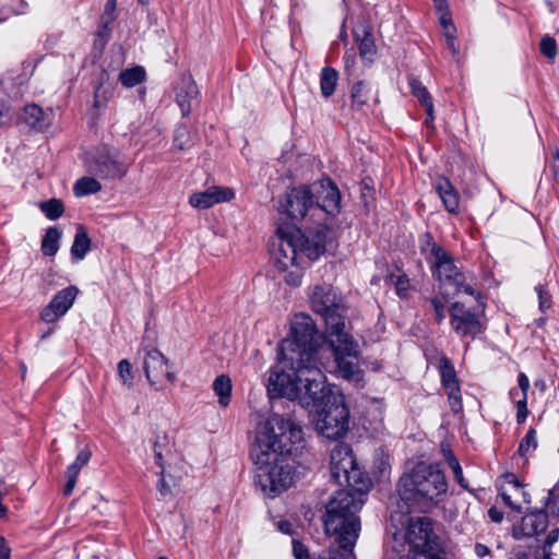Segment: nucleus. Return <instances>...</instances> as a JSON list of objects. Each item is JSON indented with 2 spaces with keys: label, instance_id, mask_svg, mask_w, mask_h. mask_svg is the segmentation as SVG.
<instances>
[{
  "label": "nucleus",
  "instance_id": "obj_1",
  "mask_svg": "<svg viewBox=\"0 0 559 559\" xmlns=\"http://www.w3.org/2000/svg\"><path fill=\"white\" fill-rule=\"evenodd\" d=\"M302 441L299 425L278 414H272L258 425L250 454L257 465V484L273 498L294 483L290 464L293 445Z\"/></svg>",
  "mask_w": 559,
  "mask_h": 559
},
{
  "label": "nucleus",
  "instance_id": "obj_2",
  "mask_svg": "<svg viewBox=\"0 0 559 559\" xmlns=\"http://www.w3.org/2000/svg\"><path fill=\"white\" fill-rule=\"evenodd\" d=\"M311 309L322 317L329 347L333 354L337 373L348 380H359L358 343L346 331V307L343 296L328 283L313 285L309 290Z\"/></svg>",
  "mask_w": 559,
  "mask_h": 559
},
{
  "label": "nucleus",
  "instance_id": "obj_3",
  "mask_svg": "<svg viewBox=\"0 0 559 559\" xmlns=\"http://www.w3.org/2000/svg\"><path fill=\"white\" fill-rule=\"evenodd\" d=\"M323 366L322 358L275 366L269 376L267 392L271 396H284L298 401L304 407L319 409L332 396L341 394L326 384Z\"/></svg>",
  "mask_w": 559,
  "mask_h": 559
},
{
  "label": "nucleus",
  "instance_id": "obj_4",
  "mask_svg": "<svg viewBox=\"0 0 559 559\" xmlns=\"http://www.w3.org/2000/svg\"><path fill=\"white\" fill-rule=\"evenodd\" d=\"M367 490V487L342 489L330 499L323 518L324 531L326 535L335 537L338 547H330L326 556L320 559H356L354 547L360 532L357 513L365 503Z\"/></svg>",
  "mask_w": 559,
  "mask_h": 559
},
{
  "label": "nucleus",
  "instance_id": "obj_5",
  "mask_svg": "<svg viewBox=\"0 0 559 559\" xmlns=\"http://www.w3.org/2000/svg\"><path fill=\"white\" fill-rule=\"evenodd\" d=\"M337 247L334 231L325 224H319L302 233L299 228H280L272 243V259L280 271L302 263V259L318 260L322 254Z\"/></svg>",
  "mask_w": 559,
  "mask_h": 559
},
{
  "label": "nucleus",
  "instance_id": "obj_6",
  "mask_svg": "<svg viewBox=\"0 0 559 559\" xmlns=\"http://www.w3.org/2000/svg\"><path fill=\"white\" fill-rule=\"evenodd\" d=\"M448 484L440 469L420 462L401 477L399 493L411 511L429 512L447 492Z\"/></svg>",
  "mask_w": 559,
  "mask_h": 559
},
{
  "label": "nucleus",
  "instance_id": "obj_7",
  "mask_svg": "<svg viewBox=\"0 0 559 559\" xmlns=\"http://www.w3.org/2000/svg\"><path fill=\"white\" fill-rule=\"evenodd\" d=\"M324 343L325 338L317 330L312 318L304 312L297 313L290 324V337L281 343V361L277 366L322 358Z\"/></svg>",
  "mask_w": 559,
  "mask_h": 559
},
{
  "label": "nucleus",
  "instance_id": "obj_8",
  "mask_svg": "<svg viewBox=\"0 0 559 559\" xmlns=\"http://www.w3.org/2000/svg\"><path fill=\"white\" fill-rule=\"evenodd\" d=\"M420 250L430 263L433 276L444 288L452 287V294L464 293L475 295V289L466 283V277L455 265L451 254L439 246L430 234H425L420 240Z\"/></svg>",
  "mask_w": 559,
  "mask_h": 559
},
{
  "label": "nucleus",
  "instance_id": "obj_9",
  "mask_svg": "<svg viewBox=\"0 0 559 559\" xmlns=\"http://www.w3.org/2000/svg\"><path fill=\"white\" fill-rule=\"evenodd\" d=\"M349 411L343 394L332 396V400L317 409L316 428L328 439L342 438L348 430Z\"/></svg>",
  "mask_w": 559,
  "mask_h": 559
},
{
  "label": "nucleus",
  "instance_id": "obj_10",
  "mask_svg": "<svg viewBox=\"0 0 559 559\" xmlns=\"http://www.w3.org/2000/svg\"><path fill=\"white\" fill-rule=\"evenodd\" d=\"M87 170L103 179H116L127 174L128 164L120 159L116 150L103 145L91 154Z\"/></svg>",
  "mask_w": 559,
  "mask_h": 559
},
{
  "label": "nucleus",
  "instance_id": "obj_11",
  "mask_svg": "<svg viewBox=\"0 0 559 559\" xmlns=\"http://www.w3.org/2000/svg\"><path fill=\"white\" fill-rule=\"evenodd\" d=\"M451 329L461 338L475 340L486 329V321L479 313L473 312L464 304L453 302L449 308Z\"/></svg>",
  "mask_w": 559,
  "mask_h": 559
},
{
  "label": "nucleus",
  "instance_id": "obj_12",
  "mask_svg": "<svg viewBox=\"0 0 559 559\" xmlns=\"http://www.w3.org/2000/svg\"><path fill=\"white\" fill-rule=\"evenodd\" d=\"M281 211L293 223L305 219L308 215L317 217L314 212L313 190L309 186H300L286 192L281 201Z\"/></svg>",
  "mask_w": 559,
  "mask_h": 559
},
{
  "label": "nucleus",
  "instance_id": "obj_13",
  "mask_svg": "<svg viewBox=\"0 0 559 559\" xmlns=\"http://www.w3.org/2000/svg\"><path fill=\"white\" fill-rule=\"evenodd\" d=\"M331 476L341 486L355 487L359 471L356 467V462L352 449L346 443L336 444L330 455Z\"/></svg>",
  "mask_w": 559,
  "mask_h": 559
},
{
  "label": "nucleus",
  "instance_id": "obj_14",
  "mask_svg": "<svg viewBox=\"0 0 559 559\" xmlns=\"http://www.w3.org/2000/svg\"><path fill=\"white\" fill-rule=\"evenodd\" d=\"M313 190L314 212L317 217L323 214L336 215L341 211V193L337 186L330 179H322L319 183L311 186Z\"/></svg>",
  "mask_w": 559,
  "mask_h": 559
},
{
  "label": "nucleus",
  "instance_id": "obj_15",
  "mask_svg": "<svg viewBox=\"0 0 559 559\" xmlns=\"http://www.w3.org/2000/svg\"><path fill=\"white\" fill-rule=\"evenodd\" d=\"M79 295L76 286L66 287L51 298V300L41 309L40 320L46 323H55L62 318L73 306Z\"/></svg>",
  "mask_w": 559,
  "mask_h": 559
},
{
  "label": "nucleus",
  "instance_id": "obj_16",
  "mask_svg": "<svg viewBox=\"0 0 559 559\" xmlns=\"http://www.w3.org/2000/svg\"><path fill=\"white\" fill-rule=\"evenodd\" d=\"M143 365L145 376L152 385L162 384L164 380L171 384L176 381V374L168 359L159 350H147Z\"/></svg>",
  "mask_w": 559,
  "mask_h": 559
},
{
  "label": "nucleus",
  "instance_id": "obj_17",
  "mask_svg": "<svg viewBox=\"0 0 559 559\" xmlns=\"http://www.w3.org/2000/svg\"><path fill=\"white\" fill-rule=\"evenodd\" d=\"M441 384L448 395V401L453 413L460 414L463 411L460 382L453 364L447 357H441L438 366Z\"/></svg>",
  "mask_w": 559,
  "mask_h": 559
},
{
  "label": "nucleus",
  "instance_id": "obj_18",
  "mask_svg": "<svg viewBox=\"0 0 559 559\" xmlns=\"http://www.w3.org/2000/svg\"><path fill=\"white\" fill-rule=\"evenodd\" d=\"M498 490L503 503L511 510L521 511L523 506L531 502L530 495L525 491L524 486L512 473L501 477Z\"/></svg>",
  "mask_w": 559,
  "mask_h": 559
},
{
  "label": "nucleus",
  "instance_id": "obj_19",
  "mask_svg": "<svg viewBox=\"0 0 559 559\" xmlns=\"http://www.w3.org/2000/svg\"><path fill=\"white\" fill-rule=\"evenodd\" d=\"M176 102L182 116H189L198 100L199 90L190 74H183L175 87Z\"/></svg>",
  "mask_w": 559,
  "mask_h": 559
},
{
  "label": "nucleus",
  "instance_id": "obj_20",
  "mask_svg": "<svg viewBox=\"0 0 559 559\" xmlns=\"http://www.w3.org/2000/svg\"><path fill=\"white\" fill-rule=\"evenodd\" d=\"M548 526V516L544 511H535L524 515L521 522L513 527L515 538L533 537L545 532Z\"/></svg>",
  "mask_w": 559,
  "mask_h": 559
},
{
  "label": "nucleus",
  "instance_id": "obj_21",
  "mask_svg": "<svg viewBox=\"0 0 559 559\" xmlns=\"http://www.w3.org/2000/svg\"><path fill=\"white\" fill-rule=\"evenodd\" d=\"M234 193L228 188L211 187L202 192L192 193L189 203L195 209H209L217 203L229 201Z\"/></svg>",
  "mask_w": 559,
  "mask_h": 559
},
{
  "label": "nucleus",
  "instance_id": "obj_22",
  "mask_svg": "<svg viewBox=\"0 0 559 559\" xmlns=\"http://www.w3.org/2000/svg\"><path fill=\"white\" fill-rule=\"evenodd\" d=\"M50 115L44 112L39 106L31 104L23 108L19 115V120L33 129L44 132L50 127Z\"/></svg>",
  "mask_w": 559,
  "mask_h": 559
},
{
  "label": "nucleus",
  "instance_id": "obj_23",
  "mask_svg": "<svg viewBox=\"0 0 559 559\" xmlns=\"http://www.w3.org/2000/svg\"><path fill=\"white\" fill-rule=\"evenodd\" d=\"M370 84L365 81L356 82L350 90L352 109L360 112H367L370 109L372 99Z\"/></svg>",
  "mask_w": 559,
  "mask_h": 559
},
{
  "label": "nucleus",
  "instance_id": "obj_24",
  "mask_svg": "<svg viewBox=\"0 0 559 559\" xmlns=\"http://www.w3.org/2000/svg\"><path fill=\"white\" fill-rule=\"evenodd\" d=\"M91 460V452L86 449L81 450L75 461L68 466L66 472L67 483L64 486V495L70 496L76 485L78 475L83 466H85Z\"/></svg>",
  "mask_w": 559,
  "mask_h": 559
},
{
  "label": "nucleus",
  "instance_id": "obj_25",
  "mask_svg": "<svg viewBox=\"0 0 559 559\" xmlns=\"http://www.w3.org/2000/svg\"><path fill=\"white\" fill-rule=\"evenodd\" d=\"M436 191L450 213L459 212V195L452 183L447 178H439L436 182Z\"/></svg>",
  "mask_w": 559,
  "mask_h": 559
},
{
  "label": "nucleus",
  "instance_id": "obj_26",
  "mask_svg": "<svg viewBox=\"0 0 559 559\" xmlns=\"http://www.w3.org/2000/svg\"><path fill=\"white\" fill-rule=\"evenodd\" d=\"M114 96V85L109 82V73L102 70L98 76V83L94 90V107L102 108L106 106Z\"/></svg>",
  "mask_w": 559,
  "mask_h": 559
},
{
  "label": "nucleus",
  "instance_id": "obj_27",
  "mask_svg": "<svg viewBox=\"0 0 559 559\" xmlns=\"http://www.w3.org/2000/svg\"><path fill=\"white\" fill-rule=\"evenodd\" d=\"M231 380L226 374H221L215 378L213 382V391L218 396V404L222 407H227L230 403L231 395Z\"/></svg>",
  "mask_w": 559,
  "mask_h": 559
},
{
  "label": "nucleus",
  "instance_id": "obj_28",
  "mask_svg": "<svg viewBox=\"0 0 559 559\" xmlns=\"http://www.w3.org/2000/svg\"><path fill=\"white\" fill-rule=\"evenodd\" d=\"M91 249V239L83 226H79L74 241L71 247V254L75 260H82Z\"/></svg>",
  "mask_w": 559,
  "mask_h": 559
},
{
  "label": "nucleus",
  "instance_id": "obj_29",
  "mask_svg": "<svg viewBox=\"0 0 559 559\" xmlns=\"http://www.w3.org/2000/svg\"><path fill=\"white\" fill-rule=\"evenodd\" d=\"M338 73L334 68L324 67L320 74V91L322 96L330 97L336 87Z\"/></svg>",
  "mask_w": 559,
  "mask_h": 559
},
{
  "label": "nucleus",
  "instance_id": "obj_30",
  "mask_svg": "<svg viewBox=\"0 0 559 559\" xmlns=\"http://www.w3.org/2000/svg\"><path fill=\"white\" fill-rule=\"evenodd\" d=\"M146 72L143 67L136 66L133 68L126 69L119 74V81L121 84L131 88L145 81Z\"/></svg>",
  "mask_w": 559,
  "mask_h": 559
},
{
  "label": "nucleus",
  "instance_id": "obj_31",
  "mask_svg": "<svg viewBox=\"0 0 559 559\" xmlns=\"http://www.w3.org/2000/svg\"><path fill=\"white\" fill-rule=\"evenodd\" d=\"M61 233L57 227H49L41 240V251L45 255L52 257L59 250Z\"/></svg>",
  "mask_w": 559,
  "mask_h": 559
},
{
  "label": "nucleus",
  "instance_id": "obj_32",
  "mask_svg": "<svg viewBox=\"0 0 559 559\" xmlns=\"http://www.w3.org/2000/svg\"><path fill=\"white\" fill-rule=\"evenodd\" d=\"M356 40L358 41V48L361 58L371 60L376 55V46L371 32L367 28H364L361 37L356 34Z\"/></svg>",
  "mask_w": 559,
  "mask_h": 559
},
{
  "label": "nucleus",
  "instance_id": "obj_33",
  "mask_svg": "<svg viewBox=\"0 0 559 559\" xmlns=\"http://www.w3.org/2000/svg\"><path fill=\"white\" fill-rule=\"evenodd\" d=\"M73 190L76 197H83L100 191L102 185L93 177H82L75 182Z\"/></svg>",
  "mask_w": 559,
  "mask_h": 559
},
{
  "label": "nucleus",
  "instance_id": "obj_34",
  "mask_svg": "<svg viewBox=\"0 0 559 559\" xmlns=\"http://www.w3.org/2000/svg\"><path fill=\"white\" fill-rule=\"evenodd\" d=\"M537 449V436L534 428H530L525 437L520 442L518 452L523 459H527L528 455Z\"/></svg>",
  "mask_w": 559,
  "mask_h": 559
},
{
  "label": "nucleus",
  "instance_id": "obj_35",
  "mask_svg": "<svg viewBox=\"0 0 559 559\" xmlns=\"http://www.w3.org/2000/svg\"><path fill=\"white\" fill-rule=\"evenodd\" d=\"M411 90L414 96L420 102L424 108H428L431 111V105H433L430 94L427 88L421 84L420 81L413 79L411 81Z\"/></svg>",
  "mask_w": 559,
  "mask_h": 559
},
{
  "label": "nucleus",
  "instance_id": "obj_36",
  "mask_svg": "<svg viewBox=\"0 0 559 559\" xmlns=\"http://www.w3.org/2000/svg\"><path fill=\"white\" fill-rule=\"evenodd\" d=\"M39 207L46 217L51 221L59 218L64 212L63 204L58 199L41 202Z\"/></svg>",
  "mask_w": 559,
  "mask_h": 559
},
{
  "label": "nucleus",
  "instance_id": "obj_37",
  "mask_svg": "<svg viewBox=\"0 0 559 559\" xmlns=\"http://www.w3.org/2000/svg\"><path fill=\"white\" fill-rule=\"evenodd\" d=\"M430 310L433 312L435 320L441 323L445 318V300L440 297H431L427 300Z\"/></svg>",
  "mask_w": 559,
  "mask_h": 559
},
{
  "label": "nucleus",
  "instance_id": "obj_38",
  "mask_svg": "<svg viewBox=\"0 0 559 559\" xmlns=\"http://www.w3.org/2000/svg\"><path fill=\"white\" fill-rule=\"evenodd\" d=\"M190 132L186 127H179L174 136V145L182 151L191 146Z\"/></svg>",
  "mask_w": 559,
  "mask_h": 559
},
{
  "label": "nucleus",
  "instance_id": "obj_39",
  "mask_svg": "<svg viewBox=\"0 0 559 559\" xmlns=\"http://www.w3.org/2000/svg\"><path fill=\"white\" fill-rule=\"evenodd\" d=\"M540 51L542 53L549 58V59H555V57L557 56V44H556V40L546 35L542 38L540 40Z\"/></svg>",
  "mask_w": 559,
  "mask_h": 559
},
{
  "label": "nucleus",
  "instance_id": "obj_40",
  "mask_svg": "<svg viewBox=\"0 0 559 559\" xmlns=\"http://www.w3.org/2000/svg\"><path fill=\"white\" fill-rule=\"evenodd\" d=\"M535 290L538 296L539 309H540V311L545 312L546 310H548L551 307V295L548 292V289H546V287L542 284L537 285L535 287Z\"/></svg>",
  "mask_w": 559,
  "mask_h": 559
},
{
  "label": "nucleus",
  "instance_id": "obj_41",
  "mask_svg": "<svg viewBox=\"0 0 559 559\" xmlns=\"http://www.w3.org/2000/svg\"><path fill=\"white\" fill-rule=\"evenodd\" d=\"M118 373L123 384L131 385L132 384V372H131V364L127 359H122L118 364Z\"/></svg>",
  "mask_w": 559,
  "mask_h": 559
},
{
  "label": "nucleus",
  "instance_id": "obj_42",
  "mask_svg": "<svg viewBox=\"0 0 559 559\" xmlns=\"http://www.w3.org/2000/svg\"><path fill=\"white\" fill-rule=\"evenodd\" d=\"M293 551H294V556L296 559H311L307 547L304 544H301L300 542H297V540L293 542ZM326 552H328V550L322 552L319 557L326 556ZM318 559H320V558H318Z\"/></svg>",
  "mask_w": 559,
  "mask_h": 559
},
{
  "label": "nucleus",
  "instance_id": "obj_43",
  "mask_svg": "<svg viewBox=\"0 0 559 559\" xmlns=\"http://www.w3.org/2000/svg\"><path fill=\"white\" fill-rule=\"evenodd\" d=\"M516 420L519 424H522L525 421L527 415H528V409H527V399L525 396H522L521 399H519L516 402Z\"/></svg>",
  "mask_w": 559,
  "mask_h": 559
},
{
  "label": "nucleus",
  "instance_id": "obj_44",
  "mask_svg": "<svg viewBox=\"0 0 559 559\" xmlns=\"http://www.w3.org/2000/svg\"><path fill=\"white\" fill-rule=\"evenodd\" d=\"M301 280H302V271L299 267L288 271L287 274L285 275V282L293 287L300 286Z\"/></svg>",
  "mask_w": 559,
  "mask_h": 559
},
{
  "label": "nucleus",
  "instance_id": "obj_45",
  "mask_svg": "<svg viewBox=\"0 0 559 559\" xmlns=\"http://www.w3.org/2000/svg\"><path fill=\"white\" fill-rule=\"evenodd\" d=\"M116 7H117V0H107L105 10H104V14L102 15L103 20H105L107 17V21L105 23L106 27H107V25H110L115 20L114 11L116 10Z\"/></svg>",
  "mask_w": 559,
  "mask_h": 559
},
{
  "label": "nucleus",
  "instance_id": "obj_46",
  "mask_svg": "<svg viewBox=\"0 0 559 559\" xmlns=\"http://www.w3.org/2000/svg\"><path fill=\"white\" fill-rule=\"evenodd\" d=\"M395 288L400 296H404L409 288V280L405 275L397 276L395 281Z\"/></svg>",
  "mask_w": 559,
  "mask_h": 559
},
{
  "label": "nucleus",
  "instance_id": "obj_47",
  "mask_svg": "<svg viewBox=\"0 0 559 559\" xmlns=\"http://www.w3.org/2000/svg\"><path fill=\"white\" fill-rule=\"evenodd\" d=\"M11 109L5 102H0V127L11 121Z\"/></svg>",
  "mask_w": 559,
  "mask_h": 559
},
{
  "label": "nucleus",
  "instance_id": "obj_48",
  "mask_svg": "<svg viewBox=\"0 0 559 559\" xmlns=\"http://www.w3.org/2000/svg\"><path fill=\"white\" fill-rule=\"evenodd\" d=\"M518 383L519 388L521 389L522 396H525L527 399V391L530 389V380L527 376L521 372L518 377Z\"/></svg>",
  "mask_w": 559,
  "mask_h": 559
},
{
  "label": "nucleus",
  "instance_id": "obj_49",
  "mask_svg": "<svg viewBox=\"0 0 559 559\" xmlns=\"http://www.w3.org/2000/svg\"><path fill=\"white\" fill-rule=\"evenodd\" d=\"M552 164H551V170L554 179L557 183H559V148H555L554 155H552Z\"/></svg>",
  "mask_w": 559,
  "mask_h": 559
},
{
  "label": "nucleus",
  "instance_id": "obj_50",
  "mask_svg": "<svg viewBox=\"0 0 559 559\" xmlns=\"http://www.w3.org/2000/svg\"><path fill=\"white\" fill-rule=\"evenodd\" d=\"M11 548L4 537L0 536V559H10Z\"/></svg>",
  "mask_w": 559,
  "mask_h": 559
},
{
  "label": "nucleus",
  "instance_id": "obj_51",
  "mask_svg": "<svg viewBox=\"0 0 559 559\" xmlns=\"http://www.w3.org/2000/svg\"><path fill=\"white\" fill-rule=\"evenodd\" d=\"M433 4H435L437 14L450 12L447 0H433Z\"/></svg>",
  "mask_w": 559,
  "mask_h": 559
},
{
  "label": "nucleus",
  "instance_id": "obj_52",
  "mask_svg": "<svg viewBox=\"0 0 559 559\" xmlns=\"http://www.w3.org/2000/svg\"><path fill=\"white\" fill-rule=\"evenodd\" d=\"M488 515L492 522L499 523L503 519V514L497 508L492 507L488 510Z\"/></svg>",
  "mask_w": 559,
  "mask_h": 559
},
{
  "label": "nucleus",
  "instance_id": "obj_53",
  "mask_svg": "<svg viewBox=\"0 0 559 559\" xmlns=\"http://www.w3.org/2000/svg\"><path fill=\"white\" fill-rule=\"evenodd\" d=\"M474 550H475V554L479 558H483V557H486V556L490 555V549L486 545H483V544H479V543H477L475 545Z\"/></svg>",
  "mask_w": 559,
  "mask_h": 559
},
{
  "label": "nucleus",
  "instance_id": "obj_54",
  "mask_svg": "<svg viewBox=\"0 0 559 559\" xmlns=\"http://www.w3.org/2000/svg\"><path fill=\"white\" fill-rule=\"evenodd\" d=\"M425 112H426L425 124L427 126V128L433 129V119H435L433 105H431V111H429L428 108H425Z\"/></svg>",
  "mask_w": 559,
  "mask_h": 559
},
{
  "label": "nucleus",
  "instance_id": "obj_55",
  "mask_svg": "<svg viewBox=\"0 0 559 559\" xmlns=\"http://www.w3.org/2000/svg\"><path fill=\"white\" fill-rule=\"evenodd\" d=\"M107 21V17L105 20L102 19V26H100V29L98 31V36L104 38L105 41H107L108 37H109V33H110V25H107V27L105 26V23Z\"/></svg>",
  "mask_w": 559,
  "mask_h": 559
},
{
  "label": "nucleus",
  "instance_id": "obj_56",
  "mask_svg": "<svg viewBox=\"0 0 559 559\" xmlns=\"http://www.w3.org/2000/svg\"><path fill=\"white\" fill-rule=\"evenodd\" d=\"M438 16L442 28H445L448 25L453 24L450 12L438 14Z\"/></svg>",
  "mask_w": 559,
  "mask_h": 559
},
{
  "label": "nucleus",
  "instance_id": "obj_57",
  "mask_svg": "<svg viewBox=\"0 0 559 559\" xmlns=\"http://www.w3.org/2000/svg\"><path fill=\"white\" fill-rule=\"evenodd\" d=\"M154 453H155V461H156V464L163 468V467H164V463H163V452H162V450L159 449V444H158L157 442H156V443H155V445H154Z\"/></svg>",
  "mask_w": 559,
  "mask_h": 559
},
{
  "label": "nucleus",
  "instance_id": "obj_58",
  "mask_svg": "<svg viewBox=\"0 0 559 559\" xmlns=\"http://www.w3.org/2000/svg\"><path fill=\"white\" fill-rule=\"evenodd\" d=\"M559 530H552L546 537L545 544L546 546H551L558 539Z\"/></svg>",
  "mask_w": 559,
  "mask_h": 559
},
{
  "label": "nucleus",
  "instance_id": "obj_59",
  "mask_svg": "<svg viewBox=\"0 0 559 559\" xmlns=\"http://www.w3.org/2000/svg\"><path fill=\"white\" fill-rule=\"evenodd\" d=\"M447 47L453 55V57H456L459 55V46L455 43V38L447 39Z\"/></svg>",
  "mask_w": 559,
  "mask_h": 559
},
{
  "label": "nucleus",
  "instance_id": "obj_60",
  "mask_svg": "<svg viewBox=\"0 0 559 559\" xmlns=\"http://www.w3.org/2000/svg\"><path fill=\"white\" fill-rule=\"evenodd\" d=\"M163 475V472L160 473ZM158 489L162 496H166L170 492L169 486L165 483L164 477L162 476L159 479Z\"/></svg>",
  "mask_w": 559,
  "mask_h": 559
},
{
  "label": "nucleus",
  "instance_id": "obj_61",
  "mask_svg": "<svg viewBox=\"0 0 559 559\" xmlns=\"http://www.w3.org/2000/svg\"><path fill=\"white\" fill-rule=\"evenodd\" d=\"M443 33L445 39L455 38L456 28L454 24L448 25L445 28H443Z\"/></svg>",
  "mask_w": 559,
  "mask_h": 559
},
{
  "label": "nucleus",
  "instance_id": "obj_62",
  "mask_svg": "<svg viewBox=\"0 0 559 559\" xmlns=\"http://www.w3.org/2000/svg\"><path fill=\"white\" fill-rule=\"evenodd\" d=\"M447 460H448L449 466L451 467L452 471L455 469L456 467L459 468V466H461L459 461L451 453V451H449V453L447 454Z\"/></svg>",
  "mask_w": 559,
  "mask_h": 559
},
{
  "label": "nucleus",
  "instance_id": "obj_63",
  "mask_svg": "<svg viewBox=\"0 0 559 559\" xmlns=\"http://www.w3.org/2000/svg\"><path fill=\"white\" fill-rule=\"evenodd\" d=\"M453 474L455 479L460 483V485L466 487V485L464 484L463 472L461 466H459V468L456 467L455 469H453Z\"/></svg>",
  "mask_w": 559,
  "mask_h": 559
},
{
  "label": "nucleus",
  "instance_id": "obj_64",
  "mask_svg": "<svg viewBox=\"0 0 559 559\" xmlns=\"http://www.w3.org/2000/svg\"><path fill=\"white\" fill-rule=\"evenodd\" d=\"M534 385L538 389H540V391H545L546 390V382L543 380V379H538L534 382Z\"/></svg>",
  "mask_w": 559,
  "mask_h": 559
}]
</instances>
